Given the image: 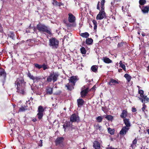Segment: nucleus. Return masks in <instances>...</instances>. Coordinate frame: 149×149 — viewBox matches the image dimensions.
Listing matches in <instances>:
<instances>
[{
    "instance_id": "nucleus-1",
    "label": "nucleus",
    "mask_w": 149,
    "mask_h": 149,
    "mask_svg": "<svg viewBox=\"0 0 149 149\" xmlns=\"http://www.w3.org/2000/svg\"><path fill=\"white\" fill-rule=\"evenodd\" d=\"M105 2V0H102L100 3L101 10H100V2L98 1L97 5V9L100 10V12L97 16L96 19L97 20L102 19L104 17L106 16V13L104 12V3Z\"/></svg>"
},
{
    "instance_id": "nucleus-2",
    "label": "nucleus",
    "mask_w": 149,
    "mask_h": 149,
    "mask_svg": "<svg viewBox=\"0 0 149 149\" xmlns=\"http://www.w3.org/2000/svg\"><path fill=\"white\" fill-rule=\"evenodd\" d=\"M36 29L41 33L45 34V33H46L49 35L52 34L48 27L44 24L39 23L36 25Z\"/></svg>"
},
{
    "instance_id": "nucleus-3",
    "label": "nucleus",
    "mask_w": 149,
    "mask_h": 149,
    "mask_svg": "<svg viewBox=\"0 0 149 149\" xmlns=\"http://www.w3.org/2000/svg\"><path fill=\"white\" fill-rule=\"evenodd\" d=\"M49 45L53 49H57L59 47V41L56 38L52 37L49 40Z\"/></svg>"
},
{
    "instance_id": "nucleus-4",
    "label": "nucleus",
    "mask_w": 149,
    "mask_h": 149,
    "mask_svg": "<svg viewBox=\"0 0 149 149\" xmlns=\"http://www.w3.org/2000/svg\"><path fill=\"white\" fill-rule=\"evenodd\" d=\"M59 75V74L58 72H52L49 76H48L47 81L48 82H51L52 80L53 82H54L57 81Z\"/></svg>"
},
{
    "instance_id": "nucleus-5",
    "label": "nucleus",
    "mask_w": 149,
    "mask_h": 149,
    "mask_svg": "<svg viewBox=\"0 0 149 149\" xmlns=\"http://www.w3.org/2000/svg\"><path fill=\"white\" fill-rule=\"evenodd\" d=\"M44 111L45 109L42 106L40 105L38 107L37 110L38 112L37 114V116L39 120H40L42 118Z\"/></svg>"
},
{
    "instance_id": "nucleus-6",
    "label": "nucleus",
    "mask_w": 149,
    "mask_h": 149,
    "mask_svg": "<svg viewBox=\"0 0 149 149\" xmlns=\"http://www.w3.org/2000/svg\"><path fill=\"white\" fill-rule=\"evenodd\" d=\"M79 121V117L75 113H74L71 116L70 118V121L72 123H78Z\"/></svg>"
},
{
    "instance_id": "nucleus-7",
    "label": "nucleus",
    "mask_w": 149,
    "mask_h": 149,
    "mask_svg": "<svg viewBox=\"0 0 149 149\" xmlns=\"http://www.w3.org/2000/svg\"><path fill=\"white\" fill-rule=\"evenodd\" d=\"M86 87L85 86H84L81 88L82 91H81L80 94L81 97L82 98L85 97L89 92L88 87L86 88Z\"/></svg>"
},
{
    "instance_id": "nucleus-8",
    "label": "nucleus",
    "mask_w": 149,
    "mask_h": 149,
    "mask_svg": "<svg viewBox=\"0 0 149 149\" xmlns=\"http://www.w3.org/2000/svg\"><path fill=\"white\" fill-rule=\"evenodd\" d=\"M118 84L119 81L117 79L115 80L113 78H110L107 83V84L111 86H115Z\"/></svg>"
},
{
    "instance_id": "nucleus-9",
    "label": "nucleus",
    "mask_w": 149,
    "mask_h": 149,
    "mask_svg": "<svg viewBox=\"0 0 149 149\" xmlns=\"http://www.w3.org/2000/svg\"><path fill=\"white\" fill-rule=\"evenodd\" d=\"M0 77L3 80H5L6 77V72L5 70L2 68H0Z\"/></svg>"
},
{
    "instance_id": "nucleus-10",
    "label": "nucleus",
    "mask_w": 149,
    "mask_h": 149,
    "mask_svg": "<svg viewBox=\"0 0 149 149\" xmlns=\"http://www.w3.org/2000/svg\"><path fill=\"white\" fill-rule=\"evenodd\" d=\"M77 77L76 76H72L68 79L69 82L75 85V83L78 80Z\"/></svg>"
},
{
    "instance_id": "nucleus-11",
    "label": "nucleus",
    "mask_w": 149,
    "mask_h": 149,
    "mask_svg": "<svg viewBox=\"0 0 149 149\" xmlns=\"http://www.w3.org/2000/svg\"><path fill=\"white\" fill-rule=\"evenodd\" d=\"M143 13L144 14L148 13L149 10V6H139Z\"/></svg>"
},
{
    "instance_id": "nucleus-12",
    "label": "nucleus",
    "mask_w": 149,
    "mask_h": 149,
    "mask_svg": "<svg viewBox=\"0 0 149 149\" xmlns=\"http://www.w3.org/2000/svg\"><path fill=\"white\" fill-rule=\"evenodd\" d=\"M129 129L130 128H128L125 127H123L119 132L120 134L122 136H123L126 134Z\"/></svg>"
},
{
    "instance_id": "nucleus-13",
    "label": "nucleus",
    "mask_w": 149,
    "mask_h": 149,
    "mask_svg": "<svg viewBox=\"0 0 149 149\" xmlns=\"http://www.w3.org/2000/svg\"><path fill=\"white\" fill-rule=\"evenodd\" d=\"M68 20L70 23H74L75 21V17L72 13H69L68 14Z\"/></svg>"
},
{
    "instance_id": "nucleus-14",
    "label": "nucleus",
    "mask_w": 149,
    "mask_h": 149,
    "mask_svg": "<svg viewBox=\"0 0 149 149\" xmlns=\"http://www.w3.org/2000/svg\"><path fill=\"white\" fill-rule=\"evenodd\" d=\"M64 138L63 137H58L56 139L55 143L56 146L61 144L64 141Z\"/></svg>"
},
{
    "instance_id": "nucleus-15",
    "label": "nucleus",
    "mask_w": 149,
    "mask_h": 149,
    "mask_svg": "<svg viewBox=\"0 0 149 149\" xmlns=\"http://www.w3.org/2000/svg\"><path fill=\"white\" fill-rule=\"evenodd\" d=\"M75 85L70 83H68L65 85V86L67 88V90L71 91L74 88Z\"/></svg>"
},
{
    "instance_id": "nucleus-16",
    "label": "nucleus",
    "mask_w": 149,
    "mask_h": 149,
    "mask_svg": "<svg viewBox=\"0 0 149 149\" xmlns=\"http://www.w3.org/2000/svg\"><path fill=\"white\" fill-rule=\"evenodd\" d=\"M128 112L127 109L123 110L122 111V112L120 115V116L123 119L126 118V117L128 115Z\"/></svg>"
},
{
    "instance_id": "nucleus-17",
    "label": "nucleus",
    "mask_w": 149,
    "mask_h": 149,
    "mask_svg": "<svg viewBox=\"0 0 149 149\" xmlns=\"http://www.w3.org/2000/svg\"><path fill=\"white\" fill-rule=\"evenodd\" d=\"M93 147L95 149H100V144L97 141H95L93 143Z\"/></svg>"
},
{
    "instance_id": "nucleus-18",
    "label": "nucleus",
    "mask_w": 149,
    "mask_h": 149,
    "mask_svg": "<svg viewBox=\"0 0 149 149\" xmlns=\"http://www.w3.org/2000/svg\"><path fill=\"white\" fill-rule=\"evenodd\" d=\"M124 123L125 125V126L128 128H130V127L131 126L130 123V119H129L125 118L123 119Z\"/></svg>"
},
{
    "instance_id": "nucleus-19",
    "label": "nucleus",
    "mask_w": 149,
    "mask_h": 149,
    "mask_svg": "<svg viewBox=\"0 0 149 149\" xmlns=\"http://www.w3.org/2000/svg\"><path fill=\"white\" fill-rule=\"evenodd\" d=\"M28 106L27 104L25 103L24 105H23L19 107V111H24L27 110Z\"/></svg>"
},
{
    "instance_id": "nucleus-20",
    "label": "nucleus",
    "mask_w": 149,
    "mask_h": 149,
    "mask_svg": "<svg viewBox=\"0 0 149 149\" xmlns=\"http://www.w3.org/2000/svg\"><path fill=\"white\" fill-rule=\"evenodd\" d=\"M102 60L106 63H109L112 62V61L107 57H103Z\"/></svg>"
},
{
    "instance_id": "nucleus-21",
    "label": "nucleus",
    "mask_w": 149,
    "mask_h": 149,
    "mask_svg": "<svg viewBox=\"0 0 149 149\" xmlns=\"http://www.w3.org/2000/svg\"><path fill=\"white\" fill-rule=\"evenodd\" d=\"M77 102L78 107H79L83 105L84 103V100L82 99H79L77 100Z\"/></svg>"
},
{
    "instance_id": "nucleus-22",
    "label": "nucleus",
    "mask_w": 149,
    "mask_h": 149,
    "mask_svg": "<svg viewBox=\"0 0 149 149\" xmlns=\"http://www.w3.org/2000/svg\"><path fill=\"white\" fill-rule=\"evenodd\" d=\"M137 87L138 88V93L140 94L141 97H144V91L143 90L141 89V87L139 86H137Z\"/></svg>"
},
{
    "instance_id": "nucleus-23",
    "label": "nucleus",
    "mask_w": 149,
    "mask_h": 149,
    "mask_svg": "<svg viewBox=\"0 0 149 149\" xmlns=\"http://www.w3.org/2000/svg\"><path fill=\"white\" fill-rule=\"evenodd\" d=\"M46 92L47 94L51 95L53 93V88L49 87H48L46 89Z\"/></svg>"
},
{
    "instance_id": "nucleus-24",
    "label": "nucleus",
    "mask_w": 149,
    "mask_h": 149,
    "mask_svg": "<svg viewBox=\"0 0 149 149\" xmlns=\"http://www.w3.org/2000/svg\"><path fill=\"white\" fill-rule=\"evenodd\" d=\"M7 33L8 36L11 38L13 39L15 37V35L13 31L8 32Z\"/></svg>"
},
{
    "instance_id": "nucleus-25",
    "label": "nucleus",
    "mask_w": 149,
    "mask_h": 149,
    "mask_svg": "<svg viewBox=\"0 0 149 149\" xmlns=\"http://www.w3.org/2000/svg\"><path fill=\"white\" fill-rule=\"evenodd\" d=\"M93 42V40L91 38H88L86 40V44L87 45H91Z\"/></svg>"
},
{
    "instance_id": "nucleus-26",
    "label": "nucleus",
    "mask_w": 149,
    "mask_h": 149,
    "mask_svg": "<svg viewBox=\"0 0 149 149\" xmlns=\"http://www.w3.org/2000/svg\"><path fill=\"white\" fill-rule=\"evenodd\" d=\"M80 35L83 38H88L89 36V34L87 32L81 33L80 34Z\"/></svg>"
},
{
    "instance_id": "nucleus-27",
    "label": "nucleus",
    "mask_w": 149,
    "mask_h": 149,
    "mask_svg": "<svg viewBox=\"0 0 149 149\" xmlns=\"http://www.w3.org/2000/svg\"><path fill=\"white\" fill-rule=\"evenodd\" d=\"M105 118L108 120L112 121L113 119V117L111 115H106L104 116Z\"/></svg>"
},
{
    "instance_id": "nucleus-28",
    "label": "nucleus",
    "mask_w": 149,
    "mask_h": 149,
    "mask_svg": "<svg viewBox=\"0 0 149 149\" xmlns=\"http://www.w3.org/2000/svg\"><path fill=\"white\" fill-rule=\"evenodd\" d=\"M70 121H66L65 123L63 125V127L64 129L65 130L66 129V127H68L70 126Z\"/></svg>"
},
{
    "instance_id": "nucleus-29",
    "label": "nucleus",
    "mask_w": 149,
    "mask_h": 149,
    "mask_svg": "<svg viewBox=\"0 0 149 149\" xmlns=\"http://www.w3.org/2000/svg\"><path fill=\"white\" fill-rule=\"evenodd\" d=\"M64 23L66 24V26L68 28H70L71 27H75L76 26L75 23H72V24L71 23H67L65 21H64Z\"/></svg>"
},
{
    "instance_id": "nucleus-30",
    "label": "nucleus",
    "mask_w": 149,
    "mask_h": 149,
    "mask_svg": "<svg viewBox=\"0 0 149 149\" xmlns=\"http://www.w3.org/2000/svg\"><path fill=\"white\" fill-rule=\"evenodd\" d=\"M98 67L96 65H93L91 68V70L93 72L96 73L97 71Z\"/></svg>"
},
{
    "instance_id": "nucleus-31",
    "label": "nucleus",
    "mask_w": 149,
    "mask_h": 149,
    "mask_svg": "<svg viewBox=\"0 0 149 149\" xmlns=\"http://www.w3.org/2000/svg\"><path fill=\"white\" fill-rule=\"evenodd\" d=\"M124 77L126 79L127 81L129 82L130 81L132 77L128 74H126L124 75Z\"/></svg>"
},
{
    "instance_id": "nucleus-32",
    "label": "nucleus",
    "mask_w": 149,
    "mask_h": 149,
    "mask_svg": "<svg viewBox=\"0 0 149 149\" xmlns=\"http://www.w3.org/2000/svg\"><path fill=\"white\" fill-rule=\"evenodd\" d=\"M53 4L54 5L56 6H61L63 5V4L61 2H58L56 0H53Z\"/></svg>"
},
{
    "instance_id": "nucleus-33",
    "label": "nucleus",
    "mask_w": 149,
    "mask_h": 149,
    "mask_svg": "<svg viewBox=\"0 0 149 149\" xmlns=\"http://www.w3.org/2000/svg\"><path fill=\"white\" fill-rule=\"evenodd\" d=\"M104 117L103 116H98L96 118L97 122L98 123H101L102 120L103 118Z\"/></svg>"
},
{
    "instance_id": "nucleus-34",
    "label": "nucleus",
    "mask_w": 149,
    "mask_h": 149,
    "mask_svg": "<svg viewBox=\"0 0 149 149\" xmlns=\"http://www.w3.org/2000/svg\"><path fill=\"white\" fill-rule=\"evenodd\" d=\"M119 66L122 68L125 71H126V68L125 65L123 63L122 61H120L119 62Z\"/></svg>"
},
{
    "instance_id": "nucleus-35",
    "label": "nucleus",
    "mask_w": 149,
    "mask_h": 149,
    "mask_svg": "<svg viewBox=\"0 0 149 149\" xmlns=\"http://www.w3.org/2000/svg\"><path fill=\"white\" fill-rule=\"evenodd\" d=\"M108 131L111 135H113L114 134L115 130L114 129L109 128L108 129Z\"/></svg>"
},
{
    "instance_id": "nucleus-36",
    "label": "nucleus",
    "mask_w": 149,
    "mask_h": 149,
    "mask_svg": "<svg viewBox=\"0 0 149 149\" xmlns=\"http://www.w3.org/2000/svg\"><path fill=\"white\" fill-rule=\"evenodd\" d=\"M94 127H95L96 129L97 130H99L100 132H102V126L99 125V124H97V125L94 126Z\"/></svg>"
},
{
    "instance_id": "nucleus-37",
    "label": "nucleus",
    "mask_w": 149,
    "mask_h": 149,
    "mask_svg": "<svg viewBox=\"0 0 149 149\" xmlns=\"http://www.w3.org/2000/svg\"><path fill=\"white\" fill-rule=\"evenodd\" d=\"M146 0H139V3L140 5L139 6H143L146 3Z\"/></svg>"
},
{
    "instance_id": "nucleus-38",
    "label": "nucleus",
    "mask_w": 149,
    "mask_h": 149,
    "mask_svg": "<svg viewBox=\"0 0 149 149\" xmlns=\"http://www.w3.org/2000/svg\"><path fill=\"white\" fill-rule=\"evenodd\" d=\"M81 52L82 54H86V51L85 48L83 47H82L80 49Z\"/></svg>"
},
{
    "instance_id": "nucleus-39",
    "label": "nucleus",
    "mask_w": 149,
    "mask_h": 149,
    "mask_svg": "<svg viewBox=\"0 0 149 149\" xmlns=\"http://www.w3.org/2000/svg\"><path fill=\"white\" fill-rule=\"evenodd\" d=\"M142 106L143 107L141 108V110L142 111L145 113L146 115V114L145 110L146 109V108L147 107V106L144 104H143Z\"/></svg>"
},
{
    "instance_id": "nucleus-40",
    "label": "nucleus",
    "mask_w": 149,
    "mask_h": 149,
    "mask_svg": "<svg viewBox=\"0 0 149 149\" xmlns=\"http://www.w3.org/2000/svg\"><path fill=\"white\" fill-rule=\"evenodd\" d=\"M143 97V98L145 104L146 103L149 102V98L148 97L146 96H144V97Z\"/></svg>"
},
{
    "instance_id": "nucleus-41",
    "label": "nucleus",
    "mask_w": 149,
    "mask_h": 149,
    "mask_svg": "<svg viewBox=\"0 0 149 149\" xmlns=\"http://www.w3.org/2000/svg\"><path fill=\"white\" fill-rule=\"evenodd\" d=\"M34 65L36 68L38 69H40L42 68V65H39L38 63H34Z\"/></svg>"
},
{
    "instance_id": "nucleus-42",
    "label": "nucleus",
    "mask_w": 149,
    "mask_h": 149,
    "mask_svg": "<svg viewBox=\"0 0 149 149\" xmlns=\"http://www.w3.org/2000/svg\"><path fill=\"white\" fill-rule=\"evenodd\" d=\"M40 79V78L39 77H33V79L34 82H38V80Z\"/></svg>"
},
{
    "instance_id": "nucleus-43",
    "label": "nucleus",
    "mask_w": 149,
    "mask_h": 149,
    "mask_svg": "<svg viewBox=\"0 0 149 149\" xmlns=\"http://www.w3.org/2000/svg\"><path fill=\"white\" fill-rule=\"evenodd\" d=\"M27 76L32 80L33 79L34 76L33 75H31L29 72L27 74Z\"/></svg>"
},
{
    "instance_id": "nucleus-44",
    "label": "nucleus",
    "mask_w": 149,
    "mask_h": 149,
    "mask_svg": "<svg viewBox=\"0 0 149 149\" xmlns=\"http://www.w3.org/2000/svg\"><path fill=\"white\" fill-rule=\"evenodd\" d=\"M42 68H43L44 70H45L47 69H48L47 65H46L45 63H43L42 65Z\"/></svg>"
},
{
    "instance_id": "nucleus-45",
    "label": "nucleus",
    "mask_w": 149,
    "mask_h": 149,
    "mask_svg": "<svg viewBox=\"0 0 149 149\" xmlns=\"http://www.w3.org/2000/svg\"><path fill=\"white\" fill-rule=\"evenodd\" d=\"M15 86H16V85L17 86L16 88L17 89V92H19V91H19V89H18V88H19V87H18L19 81H18L17 80V81H15Z\"/></svg>"
},
{
    "instance_id": "nucleus-46",
    "label": "nucleus",
    "mask_w": 149,
    "mask_h": 149,
    "mask_svg": "<svg viewBox=\"0 0 149 149\" xmlns=\"http://www.w3.org/2000/svg\"><path fill=\"white\" fill-rule=\"evenodd\" d=\"M137 142V140L136 138H135L134 139L132 143L133 144L135 145L134 147H136V144Z\"/></svg>"
},
{
    "instance_id": "nucleus-47",
    "label": "nucleus",
    "mask_w": 149,
    "mask_h": 149,
    "mask_svg": "<svg viewBox=\"0 0 149 149\" xmlns=\"http://www.w3.org/2000/svg\"><path fill=\"white\" fill-rule=\"evenodd\" d=\"M124 44V42H121L118 43V47H120L122 46Z\"/></svg>"
},
{
    "instance_id": "nucleus-48",
    "label": "nucleus",
    "mask_w": 149,
    "mask_h": 149,
    "mask_svg": "<svg viewBox=\"0 0 149 149\" xmlns=\"http://www.w3.org/2000/svg\"><path fill=\"white\" fill-rule=\"evenodd\" d=\"M38 146L40 147H42V140H40L38 143Z\"/></svg>"
},
{
    "instance_id": "nucleus-49",
    "label": "nucleus",
    "mask_w": 149,
    "mask_h": 149,
    "mask_svg": "<svg viewBox=\"0 0 149 149\" xmlns=\"http://www.w3.org/2000/svg\"><path fill=\"white\" fill-rule=\"evenodd\" d=\"M109 146L108 147H106V149H119L117 148H114L113 147H112L111 146H109Z\"/></svg>"
},
{
    "instance_id": "nucleus-50",
    "label": "nucleus",
    "mask_w": 149,
    "mask_h": 149,
    "mask_svg": "<svg viewBox=\"0 0 149 149\" xmlns=\"http://www.w3.org/2000/svg\"><path fill=\"white\" fill-rule=\"evenodd\" d=\"M3 28L1 25L0 24V32L1 33H3Z\"/></svg>"
},
{
    "instance_id": "nucleus-51",
    "label": "nucleus",
    "mask_w": 149,
    "mask_h": 149,
    "mask_svg": "<svg viewBox=\"0 0 149 149\" xmlns=\"http://www.w3.org/2000/svg\"><path fill=\"white\" fill-rule=\"evenodd\" d=\"M139 100L141 101V102L143 103V104H145V102H144V100L143 99V98H142V97H139Z\"/></svg>"
},
{
    "instance_id": "nucleus-52",
    "label": "nucleus",
    "mask_w": 149,
    "mask_h": 149,
    "mask_svg": "<svg viewBox=\"0 0 149 149\" xmlns=\"http://www.w3.org/2000/svg\"><path fill=\"white\" fill-rule=\"evenodd\" d=\"M132 111L133 112H135L137 111V110L135 107H133L132 108Z\"/></svg>"
},
{
    "instance_id": "nucleus-53",
    "label": "nucleus",
    "mask_w": 149,
    "mask_h": 149,
    "mask_svg": "<svg viewBox=\"0 0 149 149\" xmlns=\"http://www.w3.org/2000/svg\"><path fill=\"white\" fill-rule=\"evenodd\" d=\"M93 24L94 25H97V21L95 19H93L92 21Z\"/></svg>"
},
{
    "instance_id": "nucleus-54",
    "label": "nucleus",
    "mask_w": 149,
    "mask_h": 149,
    "mask_svg": "<svg viewBox=\"0 0 149 149\" xmlns=\"http://www.w3.org/2000/svg\"><path fill=\"white\" fill-rule=\"evenodd\" d=\"M20 93L23 95L25 94V92L24 89H22L21 91L20 92Z\"/></svg>"
},
{
    "instance_id": "nucleus-55",
    "label": "nucleus",
    "mask_w": 149,
    "mask_h": 149,
    "mask_svg": "<svg viewBox=\"0 0 149 149\" xmlns=\"http://www.w3.org/2000/svg\"><path fill=\"white\" fill-rule=\"evenodd\" d=\"M14 137H15V139H17L18 140V137H19V135H15V136H14Z\"/></svg>"
},
{
    "instance_id": "nucleus-56",
    "label": "nucleus",
    "mask_w": 149,
    "mask_h": 149,
    "mask_svg": "<svg viewBox=\"0 0 149 149\" xmlns=\"http://www.w3.org/2000/svg\"><path fill=\"white\" fill-rule=\"evenodd\" d=\"M135 145L133 144L132 143V144L131 145V147L132 148V149H133L134 147V148L135 147H134Z\"/></svg>"
},
{
    "instance_id": "nucleus-57",
    "label": "nucleus",
    "mask_w": 149,
    "mask_h": 149,
    "mask_svg": "<svg viewBox=\"0 0 149 149\" xmlns=\"http://www.w3.org/2000/svg\"><path fill=\"white\" fill-rule=\"evenodd\" d=\"M97 25H94V30H96L97 29Z\"/></svg>"
},
{
    "instance_id": "nucleus-58",
    "label": "nucleus",
    "mask_w": 149,
    "mask_h": 149,
    "mask_svg": "<svg viewBox=\"0 0 149 149\" xmlns=\"http://www.w3.org/2000/svg\"><path fill=\"white\" fill-rule=\"evenodd\" d=\"M37 120V119H36V118H35L33 119L32 120V121L33 122H36Z\"/></svg>"
},
{
    "instance_id": "nucleus-59",
    "label": "nucleus",
    "mask_w": 149,
    "mask_h": 149,
    "mask_svg": "<svg viewBox=\"0 0 149 149\" xmlns=\"http://www.w3.org/2000/svg\"><path fill=\"white\" fill-rule=\"evenodd\" d=\"M105 108H106V107H102V110L104 112V110L105 109Z\"/></svg>"
},
{
    "instance_id": "nucleus-60",
    "label": "nucleus",
    "mask_w": 149,
    "mask_h": 149,
    "mask_svg": "<svg viewBox=\"0 0 149 149\" xmlns=\"http://www.w3.org/2000/svg\"><path fill=\"white\" fill-rule=\"evenodd\" d=\"M85 42V41H83V42H82V45H84H84Z\"/></svg>"
},
{
    "instance_id": "nucleus-61",
    "label": "nucleus",
    "mask_w": 149,
    "mask_h": 149,
    "mask_svg": "<svg viewBox=\"0 0 149 149\" xmlns=\"http://www.w3.org/2000/svg\"><path fill=\"white\" fill-rule=\"evenodd\" d=\"M141 35L143 36H145V34L144 33H141Z\"/></svg>"
},
{
    "instance_id": "nucleus-62",
    "label": "nucleus",
    "mask_w": 149,
    "mask_h": 149,
    "mask_svg": "<svg viewBox=\"0 0 149 149\" xmlns=\"http://www.w3.org/2000/svg\"><path fill=\"white\" fill-rule=\"evenodd\" d=\"M122 70L121 69H118V72H121L122 71Z\"/></svg>"
},
{
    "instance_id": "nucleus-63",
    "label": "nucleus",
    "mask_w": 149,
    "mask_h": 149,
    "mask_svg": "<svg viewBox=\"0 0 149 149\" xmlns=\"http://www.w3.org/2000/svg\"><path fill=\"white\" fill-rule=\"evenodd\" d=\"M36 29H36V28L34 27V29H33V31H36Z\"/></svg>"
},
{
    "instance_id": "nucleus-64",
    "label": "nucleus",
    "mask_w": 149,
    "mask_h": 149,
    "mask_svg": "<svg viewBox=\"0 0 149 149\" xmlns=\"http://www.w3.org/2000/svg\"><path fill=\"white\" fill-rule=\"evenodd\" d=\"M147 132H148V134H149V129H148V130H147Z\"/></svg>"
}]
</instances>
